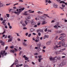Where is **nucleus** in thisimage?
Here are the masks:
<instances>
[{"instance_id":"13","label":"nucleus","mask_w":67,"mask_h":67,"mask_svg":"<svg viewBox=\"0 0 67 67\" xmlns=\"http://www.w3.org/2000/svg\"><path fill=\"white\" fill-rule=\"evenodd\" d=\"M19 63V62H18V60H16L15 61V65H16V64H18Z\"/></svg>"},{"instance_id":"55","label":"nucleus","mask_w":67,"mask_h":67,"mask_svg":"<svg viewBox=\"0 0 67 67\" xmlns=\"http://www.w3.org/2000/svg\"><path fill=\"white\" fill-rule=\"evenodd\" d=\"M38 57L39 58H41L42 57V56L41 55H40L38 56Z\"/></svg>"},{"instance_id":"25","label":"nucleus","mask_w":67,"mask_h":67,"mask_svg":"<svg viewBox=\"0 0 67 67\" xmlns=\"http://www.w3.org/2000/svg\"><path fill=\"white\" fill-rule=\"evenodd\" d=\"M58 36H56L54 39L55 40H57V38H58Z\"/></svg>"},{"instance_id":"52","label":"nucleus","mask_w":67,"mask_h":67,"mask_svg":"<svg viewBox=\"0 0 67 67\" xmlns=\"http://www.w3.org/2000/svg\"><path fill=\"white\" fill-rule=\"evenodd\" d=\"M19 2H23V1H22V0H19Z\"/></svg>"},{"instance_id":"59","label":"nucleus","mask_w":67,"mask_h":67,"mask_svg":"<svg viewBox=\"0 0 67 67\" xmlns=\"http://www.w3.org/2000/svg\"><path fill=\"white\" fill-rule=\"evenodd\" d=\"M23 66V64H20L19 65V66H20V67H21V66Z\"/></svg>"},{"instance_id":"17","label":"nucleus","mask_w":67,"mask_h":67,"mask_svg":"<svg viewBox=\"0 0 67 67\" xmlns=\"http://www.w3.org/2000/svg\"><path fill=\"white\" fill-rule=\"evenodd\" d=\"M23 45L24 46H27V44H26L25 42L23 43Z\"/></svg>"},{"instance_id":"40","label":"nucleus","mask_w":67,"mask_h":67,"mask_svg":"<svg viewBox=\"0 0 67 67\" xmlns=\"http://www.w3.org/2000/svg\"><path fill=\"white\" fill-rule=\"evenodd\" d=\"M38 36H41V33L40 32H38Z\"/></svg>"},{"instance_id":"10","label":"nucleus","mask_w":67,"mask_h":67,"mask_svg":"<svg viewBox=\"0 0 67 67\" xmlns=\"http://www.w3.org/2000/svg\"><path fill=\"white\" fill-rule=\"evenodd\" d=\"M12 39H13V37H11V38L9 39L8 42H11L12 41Z\"/></svg>"},{"instance_id":"12","label":"nucleus","mask_w":67,"mask_h":67,"mask_svg":"<svg viewBox=\"0 0 67 67\" xmlns=\"http://www.w3.org/2000/svg\"><path fill=\"white\" fill-rule=\"evenodd\" d=\"M9 12H11V11L12 12H14V10L12 9H10L9 10Z\"/></svg>"},{"instance_id":"4","label":"nucleus","mask_w":67,"mask_h":67,"mask_svg":"<svg viewBox=\"0 0 67 67\" xmlns=\"http://www.w3.org/2000/svg\"><path fill=\"white\" fill-rule=\"evenodd\" d=\"M59 36H61L59 37V38L58 39V40H62L64 38L63 37H65V36H66V34H65L64 33H62L60 34Z\"/></svg>"},{"instance_id":"36","label":"nucleus","mask_w":67,"mask_h":67,"mask_svg":"<svg viewBox=\"0 0 67 67\" xmlns=\"http://www.w3.org/2000/svg\"><path fill=\"white\" fill-rule=\"evenodd\" d=\"M31 36V34H29L28 35V37H30Z\"/></svg>"},{"instance_id":"63","label":"nucleus","mask_w":67,"mask_h":67,"mask_svg":"<svg viewBox=\"0 0 67 67\" xmlns=\"http://www.w3.org/2000/svg\"><path fill=\"white\" fill-rule=\"evenodd\" d=\"M22 53V51H20V53H19V55H21V53Z\"/></svg>"},{"instance_id":"20","label":"nucleus","mask_w":67,"mask_h":67,"mask_svg":"<svg viewBox=\"0 0 67 67\" xmlns=\"http://www.w3.org/2000/svg\"><path fill=\"white\" fill-rule=\"evenodd\" d=\"M31 19V17L29 16V17H26V19Z\"/></svg>"},{"instance_id":"54","label":"nucleus","mask_w":67,"mask_h":67,"mask_svg":"<svg viewBox=\"0 0 67 67\" xmlns=\"http://www.w3.org/2000/svg\"><path fill=\"white\" fill-rule=\"evenodd\" d=\"M10 48H14V46H12L10 47Z\"/></svg>"},{"instance_id":"16","label":"nucleus","mask_w":67,"mask_h":67,"mask_svg":"<svg viewBox=\"0 0 67 67\" xmlns=\"http://www.w3.org/2000/svg\"><path fill=\"white\" fill-rule=\"evenodd\" d=\"M29 20H26L25 21V24L26 25H27V23H28V22L29 21Z\"/></svg>"},{"instance_id":"1","label":"nucleus","mask_w":67,"mask_h":67,"mask_svg":"<svg viewBox=\"0 0 67 67\" xmlns=\"http://www.w3.org/2000/svg\"><path fill=\"white\" fill-rule=\"evenodd\" d=\"M22 7L21 6L19 7V8H21L19 9V11L18 12V11H19V10H18V9H17V12H16V11H15L14 12L15 13V14H17V15H19V14L21 12H22V11H23L24 10V8H22Z\"/></svg>"},{"instance_id":"35","label":"nucleus","mask_w":67,"mask_h":67,"mask_svg":"<svg viewBox=\"0 0 67 67\" xmlns=\"http://www.w3.org/2000/svg\"><path fill=\"white\" fill-rule=\"evenodd\" d=\"M64 47H67V44H65L64 45Z\"/></svg>"},{"instance_id":"39","label":"nucleus","mask_w":67,"mask_h":67,"mask_svg":"<svg viewBox=\"0 0 67 67\" xmlns=\"http://www.w3.org/2000/svg\"><path fill=\"white\" fill-rule=\"evenodd\" d=\"M10 52H12L13 53H14V50H10Z\"/></svg>"},{"instance_id":"45","label":"nucleus","mask_w":67,"mask_h":67,"mask_svg":"<svg viewBox=\"0 0 67 67\" xmlns=\"http://www.w3.org/2000/svg\"><path fill=\"white\" fill-rule=\"evenodd\" d=\"M57 1H58V2H60H60H61V1H60V0H57Z\"/></svg>"},{"instance_id":"44","label":"nucleus","mask_w":67,"mask_h":67,"mask_svg":"<svg viewBox=\"0 0 67 67\" xmlns=\"http://www.w3.org/2000/svg\"><path fill=\"white\" fill-rule=\"evenodd\" d=\"M23 30H27V28L26 27H24L23 28Z\"/></svg>"},{"instance_id":"64","label":"nucleus","mask_w":67,"mask_h":67,"mask_svg":"<svg viewBox=\"0 0 67 67\" xmlns=\"http://www.w3.org/2000/svg\"><path fill=\"white\" fill-rule=\"evenodd\" d=\"M5 29H7L8 28V26H5Z\"/></svg>"},{"instance_id":"46","label":"nucleus","mask_w":67,"mask_h":67,"mask_svg":"<svg viewBox=\"0 0 67 67\" xmlns=\"http://www.w3.org/2000/svg\"><path fill=\"white\" fill-rule=\"evenodd\" d=\"M28 34H29L27 32L25 34L26 36H27V35H28Z\"/></svg>"},{"instance_id":"11","label":"nucleus","mask_w":67,"mask_h":67,"mask_svg":"<svg viewBox=\"0 0 67 67\" xmlns=\"http://www.w3.org/2000/svg\"><path fill=\"white\" fill-rule=\"evenodd\" d=\"M3 3L2 1H0V7H3Z\"/></svg>"},{"instance_id":"56","label":"nucleus","mask_w":67,"mask_h":67,"mask_svg":"<svg viewBox=\"0 0 67 67\" xmlns=\"http://www.w3.org/2000/svg\"><path fill=\"white\" fill-rule=\"evenodd\" d=\"M35 49H38V47H36L35 48Z\"/></svg>"},{"instance_id":"62","label":"nucleus","mask_w":67,"mask_h":67,"mask_svg":"<svg viewBox=\"0 0 67 67\" xmlns=\"http://www.w3.org/2000/svg\"><path fill=\"white\" fill-rule=\"evenodd\" d=\"M41 24V23H38V24H37V25L38 26L39 25H40Z\"/></svg>"},{"instance_id":"8","label":"nucleus","mask_w":67,"mask_h":67,"mask_svg":"<svg viewBox=\"0 0 67 67\" xmlns=\"http://www.w3.org/2000/svg\"><path fill=\"white\" fill-rule=\"evenodd\" d=\"M35 41L36 42H40V38H39L38 37H37V39Z\"/></svg>"},{"instance_id":"21","label":"nucleus","mask_w":67,"mask_h":67,"mask_svg":"<svg viewBox=\"0 0 67 67\" xmlns=\"http://www.w3.org/2000/svg\"><path fill=\"white\" fill-rule=\"evenodd\" d=\"M33 31H34V30H33V29H32L30 30V32H33Z\"/></svg>"},{"instance_id":"26","label":"nucleus","mask_w":67,"mask_h":67,"mask_svg":"<svg viewBox=\"0 0 67 67\" xmlns=\"http://www.w3.org/2000/svg\"><path fill=\"white\" fill-rule=\"evenodd\" d=\"M59 52H55V53L56 54V55H58V54H60V53H59Z\"/></svg>"},{"instance_id":"60","label":"nucleus","mask_w":67,"mask_h":67,"mask_svg":"<svg viewBox=\"0 0 67 67\" xmlns=\"http://www.w3.org/2000/svg\"><path fill=\"white\" fill-rule=\"evenodd\" d=\"M2 45H4V42H3L2 43Z\"/></svg>"},{"instance_id":"5","label":"nucleus","mask_w":67,"mask_h":67,"mask_svg":"<svg viewBox=\"0 0 67 67\" xmlns=\"http://www.w3.org/2000/svg\"><path fill=\"white\" fill-rule=\"evenodd\" d=\"M40 18L41 19H43V21L42 22V24H46V23H45V19L44 18H46V17H45V16H40Z\"/></svg>"},{"instance_id":"31","label":"nucleus","mask_w":67,"mask_h":67,"mask_svg":"<svg viewBox=\"0 0 67 67\" xmlns=\"http://www.w3.org/2000/svg\"><path fill=\"white\" fill-rule=\"evenodd\" d=\"M5 30H4L3 32V33H2V34H4V33H5Z\"/></svg>"},{"instance_id":"6","label":"nucleus","mask_w":67,"mask_h":67,"mask_svg":"<svg viewBox=\"0 0 67 67\" xmlns=\"http://www.w3.org/2000/svg\"><path fill=\"white\" fill-rule=\"evenodd\" d=\"M34 19H32L31 20V24L32 25H35L36 24V23L34 21Z\"/></svg>"},{"instance_id":"42","label":"nucleus","mask_w":67,"mask_h":67,"mask_svg":"<svg viewBox=\"0 0 67 67\" xmlns=\"http://www.w3.org/2000/svg\"><path fill=\"white\" fill-rule=\"evenodd\" d=\"M48 3H52V2L50 0H49L48 1Z\"/></svg>"},{"instance_id":"38","label":"nucleus","mask_w":67,"mask_h":67,"mask_svg":"<svg viewBox=\"0 0 67 67\" xmlns=\"http://www.w3.org/2000/svg\"><path fill=\"white\" fill-rule=\"evenodd\" d=\"M23 26H26V25L24 24H22Z\"/></svg>"},{"instance_id":"47","label":"nucleus","mask_w":67,"mask_h":67,"mask_svg":"<svg viewBox=\"0 0 67 67\" xmlns=\"http://www.w3.org/2000/svg\"><path fill=\"white\" fill-rule=\"evenodd\" d=\"M9 29H12V26H10V25L9 26Z\"/></svg>"},{"instance_id":"23","label":"nucleus","mask_w":67,"mask_h":67,"mask_svg":"<svg viewBox=\"0 0 67 67\" xmlns=\"http://www.w3.org/2000/svg\"><path fill=\"white\" fill-rule=\"evenodd\" d=\"M37 13L38 14H42V13H42V12H40V11H38V12H37Z\"/></svg>"},{"instance_id":"43","label":"nucleus","mask_w":67,"mask_h":67,"mask_svg":"<svg viewBox=\"0 0 67 67\" xmlns=\"http://www.w3.org/2000/svg\"><path fill=\"white\" fill-rule=\"evenodd\" d=\"M24 67H29V66L27 65H24Z\"/></svg>"},{"instance_id":"32","label":"nucleus","mask_w":67,"mask_h":67,"mask_svg":"<svg viewBox=\"0 0 67 67\" xmlns=\"http://www.w3.org/2000/svg\"><path fill=\"white\" fill-rule=\"evenodd\" d=\"M6 15L8 17V18H9V15H10V14H6Z\"/></svg>"},{"instance_id":"57","label":"nucleus","mask_w":67,"mask_h":67,"mask_svg":"<svg viewBox=\"0 0 67 67\" xmlns=\"http://www.w3.org/2000/svg\"><path fill=\"white\" fill-rule=\"evenodd\" d=\"M8 38H10L11 37V36L9 35L8 36Z\"/></svg>"},{"instance_id":"27","label":"nucleus","mask_w":67,"mask_h":67,"mask_svg":"<svg viewBox=\"0 0 67 67\" xmlns=\"http://www.w3.org/2000/svg\"><path fill=\"white\" fill-rule=\"evenodd\" d=\"M44 37H46V38H48V37H49V36L48 35H45L44 36Z\"/></svg>"},{"instance_id":"49","label":"nucleus","mask_w":67,"mask_h":67,"mask_svg":"<svg viewBox=\"0 0 67 67\" xmlns=\"http://www.w3.org/2000/svg\"><path fill=\"white\" fill-rule=\"evenodd\" d=\"M19 51H20V50H21L22 49V48H21V47H19Z\"/></svg>"},{"instance_id":"9","label":"nucleus","mask_w":67,"mask_h":67,"mask_svg":"<svg viewBox=\"0 0 67 67\" xmlns=\"http://www.w3.org/2000/svg\"><path fill=\"white\" fill-rule=\"evenodd\" d=\"M60 3H63V4H64L65 5H67V3H65V2L64 1H62L60 2Z\"/></svg>"},{"instance_id":"58","label":"nucleus","mask_w":67,"mask_h":67,"mask_svg":"<svg viewBox=\"0 0 67 67\" xmlns=\"http://www.w3.org/2000/svg\"><path fill=\"white\" fill-rule=\"evenodd\" d=\"M34 27H37V25H35L34 26Z\"/></svg>"},{"instance_id":"14","label":"nucleus","mask_w":67,"mask_h":67,"mask_svg":"<svg viewBox=\"0 0 67 67\" xmlns=\"http://www.w3.org/2000/svg\"><path fill=\"white\" fill-rule=\"evenodd\" d=\"M62 32H63V31L62 30H59L57 31V33L59 34L61 33H62Z\"/></svg>"},{"instance_id":"41","label":"nucleus","mask_w":67,"mask_h":67,"mask_svg":"<svg viewBox=\"0 0 67 67\" xmlns=\"http://www.w3.org/2000/svg\"><path fill=\"white\" fill-rule=\"evenodd\" d=\"M65 5H64V4H62V7H65Z\"/></svg>"},{"instance_id":"24","label":"nucleus","mask_w":67,"mask_h":67,"mask_svg":"<svg viewBox=\"0 0 67 67\" xmlns=\"http://www.w3.org/2000/svg\"><path fill=\"white\" fill-rule=\"evenodd\" d=\"M54 28H55V29H58V28L57 27V25H55L54 26Z\"/></svg>"},{"instance_id":"3","label":"nucleus","mask_w":67,"mask_h":67,"mask_svg":"<svg viewBox=\"0 0 67 67\" xmlns=\"http://www.w3.org/2000/svg\"><path fill=\"white\" fill-rule=\"evenodd\" d=\"M7 54V53H5V50H2L0 52V58L1 57V55L2 56V57H3L4 56H6Z\"/></svg>"},{"instance_id":"7","label":"nucleus","mask_w":67,"mask_h":67,"mask_svg":"<svg viewBox=\"0 0 67 67\" xmlns=\"http://www.w3.org/2000/svg\"><path fill=\"white\" fill-rule=\"evenodd\" d=\"M62 43V45H63V46L64 45H65V42H63V41H62L59 42L58 43V44H61Z\"/></svg>"},{"instance_id":"28","label":"nucleus","mask_w":67,"mask_h":67,"mask_svg":"<svg viewBox=\"0 0 67 67\" xmlns=\"http://www.w3.org/2000/svg\"><path fill=\"white\" fill-rule=\"evenodd\" d=\"M25 60H28L29 59V58H28L27 57H26L25 58Z\"/></svg>"},{"instance_id":"50","label":"nucleus","mask_w":67,"mask_h":67,"mask_svg":"<svg viewBox=\"0 0 67 67\" xmlns=\"http://www.w3.org/2000/svg\"><path fill=\"white\" fill-rule=\"evenodd\" d=\"M47 31V28H46V29H45L44 31L45 32H46V31Z\"/></svg>"},{"instance_id":"15","label":"nucleus","mask_w":67,"mask_h":67,"mask_svg":"<svg viewBox=\"0 0 67 67\" xmlns=\"http://www.w3.org/2000/svg\"><path fill=\"white\" fill-rule=\"evenodd\" d=\"M53 6L55 8H57V5L55 4H53Z\"/></svg>"},{"instance_id":"34","label":"nucleus","mask_w":67,"mask_h":67,"mask_svg":"<svg viewBox=\"0 0 67 67\" xmlns=\"http://www.w3.org/2000/svg\"><path fill=\"white\" fill-rule=\"evenodd\" d=\"M62 63H63V65H66V62H63Z\"/></svg>"},{"instance_id":"53","label":"nucleus","mask_w":67,"mask_h":67,"mask_svg":"<svg viewBox=\"0 0 67 67\" xmlns=\"http://www.w3.org/2000/svg\"><path fill=\"white\" fill-rule=\"evenodd\" d=\"M14 49L15 52H16V51H18V50L16 49V48H14Z\"/></svg>"},{"instance_id":"48","label":"nucleus","mask_w":67,"mask_h":67,"mask_svg":"<svg viewBox=\"0 0 67 67\" xmlns=\"http://www.w3.org/2000/svg\"><path fill=\"white\" fill-rule=\"evenodd\" d=\"M0 20L1 21H3V18H1L0 19Z\"/></svg>"},{"instance_id":"18","label":"nucleus","mask_w":67,"mask_h":67,"mask_svg":"<svg viewBox=\"0 0 67 67\" xmlns=\"http://www.w3.org/2000/svg\"><path fill=\"white\" fill-rule=\"evenodd\" d=\"M51 41H49L47 42L46 44L47 45H50V44H51Z\"/></svg>"},{"instance_id":"61","label":"nucleus","mask_w":67,"mask_h":67,"mask_svg":"<svg viewBox=\"0 0 67 67\" xmlns=\"http://www.w3.org/2000/svg\"><path fill=\"white\" fill-rule=\"evenodd\" d=\"M8 46H6L5 48V50H6L7 49H8Z\"/></svg>"},{"instance_id":"19","label":"nucleus","mask_w":67,"mask_h":67,"mask_svg":"<svg viewBox=\"0 0 67 67\" xmlns=\"http://www.w3.org/2000/svg\"><path fill=\"white\" fill-rule=\"evenodd\" d=\"M43 58H40L39 59H38V61L39 62H41V60H43Z\"/></svg>"},{"instance_id":"2","label":"nucleus","mask_w":67,"mask_h":67,"mask_svg":"<svg viewBox=\"0 0 67 67\" xmlns=\"http://www.w3.org/2000/svg\"><path fill=\"white\" fill-rule=\"evenodd\" d=\"M60 59V57H57L56 56L54 58H53L52 57H50L49 58V59L50 60H53V62H56L57 59Z\"/></svg>"},{"instance_id":"51","label":"nucleus","mask_w":67,"mask_h":67,"mask_svg":"<svg viewBox=\"0 0 67 67\" xmlns=\"http://www.w3.org/2000/svg\"><path fill=\"white\" fill-rule=\"evenodd\" d=\"M20 23H21V24H23V20H22L21 21Z\"/></svg>"},{"instance_id":"33","label":"nucleus","mask_w":67,"mask_h":67,"mask_svg":"<svg viewBox=\"0 0 67 67\" xmlns=\"http://www.w3.org/2000/svg\"><path fill=\"white\" fill-rule=\"evenodd\" d=\"M63 52V51L62 49H61L59 51V52Z\"/></svg>"},{"instance_id":"37","label":"nucleus","mask_w":67,"mask_h":67,"mask_svg":"<svg viewBox=\"0 0 67 67\" xmlns=\"http://www.w3.org/2000/svg\"><path fill=\"white\" fill-rule=\"evenodd\" d=\"M42 53H45V50H44V49H42Z\"/></svg>"},{"instance_id":"29","label":"nucleus","mask_w":67,"mask_h":67,"mask_svg":"<svg viewBox=\"0 0 67 67\" xmlns=\"http://www.w3.org/2000/svg\"><path fill=\"white\" fill-rule=\"evenodd\" d=\"M5 21H6V20H4L2 22V23H5Z\"/></svg>"},{"instance_id":"30","label":"nucleus","mask_w":67,"mask_h":67,"mask_svg":"<svg viewBox=\"0 0 67 67\" xmlns=\"http://www.w3.org/2000/svg\"><path fill=\"white\" fill-rule=\"evenodd\" d=\"M60 65L61 66H63V65H64L63 63H61L60 64Z\"/></svg>"},{"instance_id":"22","label":"nucleus","mask_w":67,"mask_h":67,"mask_svg":"<svg viewBox=\"0 0 67 67\" xmlns=\"http://www.w3.org/2000/svg\"><path fill=\"white\" fill-rule=\"evenodd\" d=\"M61 46L60 45L59 46H58L57 45H56V47L57 48H58L59 47H61Z\"/></svg>"}]
</instances>
